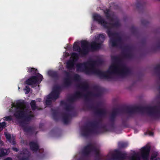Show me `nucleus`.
<instances>
[{
    "label": "nucleus",
    "instance_id": "obj_24",
    "mask_svg": "<svg viewBox=\"0 0 160 160\" xmlns=\"http://www.w3.org/2000/svg\"><path fill=\"white\" fill-rule=\"evenodd\" d=\"M150 134L151 135H153V133L152 132H151L150 133Z\"/></svg>",
    "mask_w": 160,
    "mask_h": 160
},
{
    "label": "nucleus",
    "instance_id": "obj_15",
    "mask_svg": "<svg viewBox=\"0 0 160 160\" xmlns=\"http://www.w3.org/2000/svg\"><path fill=\"white\" fill-rule=\"evenodd\" d=\"M116 66L115 65H113L110 67L109 68V70L112 71H114L116 69Z\"/></svg>",
    "mask_w": 160,
    "mask_h": 160
},
{
    "label": "nucleus",
    "instance_id": "obj_14",
    "mask_svg": "<svg viewBox=\"0 0 160 160\" xmlns=\"http://www.w3.org/2000/svg\"><path fill=\"white\" fill-rule=\"evenodd\" d=\"M91 46L92 48H93L95 49H97L98 47V44L95 42H93L92 43Z\"/></svg>",
    "mask_w": 160,
    "mask_h": 160
},
{
    "label": "nucleus",
    "instance_id": "obj_21",
    "mask_svg": "<svg viewBox=\"0 0 160 160\" xmlns=\"http://www.w3.org/2000/svg\"><path fill=\"white\" fill-rule=\"evenodd\" d=\"M13 149L14 151H16V152L17 151V150H18L17 149L15 148H13Z\"/></svg>",
    "mask_w": 160,
    "mask_h": 160
},
{
    "label": "nucleus",
    "instance_id": "obj_8",
    "mask_svg": "<svg viewBox=\"0 0 160 160\" xmlns=\"http://www.w3.org/2000/svg\"><path fill=\"white\" fill-rule=\"evenodd\" d=\"M36 70L35 68H28V72L32 73L36 72Z\"/></svg>",
    "mask_w": 160,
    "mask_h": 160
},
{
    "label": "nucleus",
    "instance_id": "obj_2",
    "mask_svg": "<svg viewBox=\"0 0 160 160\" xmlns=\"http://www.w3.org/2000/svg\"><path fill=\"white\" fill-rule=\"evenodd\" d=\"M42 79V76L41 75H38L37 77H33L27 80L26 82L27 84L32 85L37 83L40 82Z\"/></svg>",
    "mask_w": 160,
    "mask_h": 160
},
{
    "label": "nucleus",
    "instance_id": "obj_25",
    "mask_svg": "<svg viewBox=\"0 0 160 160\" xmlns=\"http://www.w3.org/2000/svg\"><path fill=\"white\" fill-rule=\"evenodd\" d=\"M75 49V46H74L73 47V49Z\"/></svg>",
    "mask_w": 160,
    "mask_h": 160
},
{
    "label": "nucleus",
    "instance_id": "obj_10",
    "mask_svg": "<svg viewBox=\"0 0 160 160\" xmlns=\"http://www.w3.org/2000/svg\"><path fill=\"white\" fill-rule=\"evenodd\" d=\"M82 47H87L88 45V43L86 41H83L82 42Z\"/></svg>",
    "mask_w": 160,
    "mask_h": 160
},
{
    "label": "nucleus",
    "instance_id": "obj_4",
    "mask_svg": "<svg viewBox=\"0 0 160 160\" xmlns=\"http://www.w3.org/2000/svg\"><path fill=\"white\" fill-rule=\"evenodd\" d=\"M93 18L94 20L98 21L101 24L104 26V21L103 20H101V17L100 16H99L97 14H94L93 15Z\"/></svg>",
    "mask_w": 160,
    "mask_h": 160
},
{
    "label": "nucleus",
    "instance_id": "obj_23",
    "mask_svg": "<svg viewBox=\"0 0 160 160\" xmlns=\"http://www.w3.org/2000/svg\"><path fill=\"white\" fill-rule=\"evenodd\" d=\"M10 110V112H12V111L13 110H12L11 109H9Z\"/></svg>",
    "mask_w": 160,
    "mask_h": 160
},
{
    "label": "nucleus",
    "instance_id": "obj_17",
    "mask_svg": "<svg viewBox=\"0 0 160 160\" xmlns=\"http://www.w3.org/2000/svg\"><path fill=\"white\" fill-rule=\"evenodd\" d=\"M71 57L73 58V60H74L77 57V55L75 53H72Z\"/></svg>",
    "mask_w": 160,
    "mask_h": 160
},
{
    "label": "nucleus",
    "instance_id": "obj_7",
    "mask_svg": "<svg viewBox=\"0 0 160 160\" xmlns=\"http://www.w3.org/2000/svg\"><path fill=\"white\" fill-rule=\"evenodd\" d=\"M131 160H140L139 154L138 153L135 154L131 158Z\"/></svg>",
    "mask_w": 160,
    "mask_h": 160
},
{
    "label": "nucleus",
    "instance_id": "obj_16",
    "mask_svg": "<svg viewBox=\"0 0 160 160\" xmlns=\"http://www.w3.org/2000/svg\"><path fill=\"white\" fill-rule=\"evenodd\" d=\"M24 90L25 91L26 94H28L30 91V88L28 87H26Z\"/></svg>",
    "mask_w": 160,
    "mask_h": 160
},
{
    "label": "nucleus",
    "instance_id": "obj_13",
    "mask_svg": "<svg viewBox=\"0 0 160 160\" xmlns=\"http://www.w3.org/2000/svg\"><path fill=\"white\" fill-rule=\"evenodd\" d=\"M5 125L6 123L4 122H3L2 123H0V131L2 130V129Z\"/></svg>",
    "mask_w": 160,
    "mask_h": 160
},
{
    "label": "nucleus",
    "instance_id": "obj_5",
    "mask_svg": "<svg viewBox=\"0 0 160 160\" xmlns=\"http://www.w3.org/2000/svg\"><path fill=\"white\" fill-rule=\"evenodd\" d=\"M9 152V149H2L0 150V157L8 154Z\"/></svg>",
    "mask_w": 160,
    "mask_h": 160
},
{
    "label": "nucleus",
    "instance_id": "obj_18",
    "mask_svg": "<svg viewBox=\"0 0 160 160\" xmlns=\"http://www.w3.org/2000/svg\"><path fill=\"white\" fill-rule=\"evenodd\" d=\"M48 99L50 98L52 99V98H53L54 96L52 94V93L51 94H50L48 96Z\"/></svg>",
    "mask_w": 160,
    "mask_h": 160
},
{
    "label": "nucleus",
    "instance_id": "obj_22",
    "mask_svg": "<svg viewBox=\"0 0 160 160\" xmlns=\"http://www.w3.org/2000/svg\"><path fill=\"white\" fill-rule=\"evenodd\" d=\"M5 160H12L11 159L9 158H8Z\"/></svg>",
    "mask_w": 160,
    "mask_h": 160
},
{
    "label": "nucleus",
    "instance_id": "obj_12",
    "mask_svg": "<svg viewBox=\"0 0 160 160\" xmlns=\"http://www.w3.org/2000/svg\"><path fill=\"white\" fill-rule=\"evenodd\" d=\"M5 135L7 139L10 141L11 138L10 135L7 132H5Z\"/></svg>",
    "mask_w": 160,
    "mask_h": 160
},
{
    "label": "nucleus",
    "instance_id": "obj_3",
    "mask_svg": "<svg viewBox=\"0 0 160 160\" xmlns=\"http://www.w3.org/2000/svg\"><path fill=\"white\" fill-rule=\"evenodd\" d=\"M150 147H145L142 148L141 150L142 157L143 160H147L150 151Z\"/></svg>",
    "mask_w": 160,
    "mask_h": 160
},
{
    "label": "nucleus",
    "instance_id": "obj_6",
    "mask_svg": "<svg viewBox=\"0 0 160 160\" xmlns=\"http://www.w3.org/2000/svg\"><path fill=\"white\" fill-rule=\"evenodd\" d=\"M30 148L33 150H35L38 149V147L37 143L32 142L30 143Z\"/></svg>",
    "mask_w": 160,
    "mask_h": 160
},
{
    "label": "nucleus",
    "instance_id": "obj_20",
    "mask_svg": "<svg viewBox=\"0 0 160 160\" xmlns=\"http://www.w3.org/2000/svg\"><path fill=\"white\" fill-rule=\"evenodd\" d=\"M156 155L154 157H153V156H152L151 158V160H155L156 159H154V158H156Z\"/></svg>",
    "mask_w": 160,
    "mask_h": 160
},
{
    "label": "nucleus",
    "instance_id": "obj_19",
    "mask_svg": "<svg viewBox=\"0 0 160 160\" xmlns=\"http://www.w3.org/2000/svg\"><path fill=\"white\" fill-rule=\"evenodd\" d=\"M5 119L7 120H11L12 118L11 116H8L5 117Z\"/></svg>",
    "mask_w": 160,
    "mask_h": 160
},
{
    "label": "nucleus",
    "instance_id": "obj_11",
    "mask_svg": "<svg viewBox=\"0 0 160 160\" xmlns=\"http://www.w3.org/2000/svg\"><path fill=\"white\" fill-rule=\"evenodd\" d=\"M35 102L34 101H32L31 102V105L32 109H35L36 108Z\"/></svg>",
    "mask_w": 160,
    "mask_h": 160
},
{
    "label": "nucleus",
    "instance_id": "obj_9",
    "mask_svg": "<svg viewBox=\"0 0 160 160\" xmlns=\"http://www.w3.org/2000/svg\"><path fill=\"white\" fill-rule=\"evenodd\" d=\"M98 39L101 41L102 42V41L103 40V39L104 38V35L102 34H100L98 37Z\"/></svg>",
    "mask_w": 160,
    "mask_h": 160
},
{
    "label": "nucleus",
    "instance_id": "obj_1",
    "mask_svg": "<svg viewBox=\"0 0 160 160\" xmlns=\"http://www.w3.org/2000/svg\"><path fill=\"white\" fill-rule=\"evenodd\" d=\"M12 108H14L16 110H19V112L22 114L26 110V107L23 103L19 101L13 103L12 105Z\"/></svg>",
    "mask_w": 160,
    "mask_h": 160
}]
</instances>
